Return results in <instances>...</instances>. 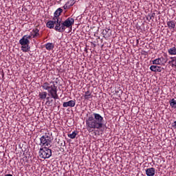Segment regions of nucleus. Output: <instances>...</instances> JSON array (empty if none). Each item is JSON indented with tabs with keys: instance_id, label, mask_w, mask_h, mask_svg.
Listing matches in <instances>:
<instances>
[{
	"instance_id": "f03ea898",
	"label": "nucleus",
	"mask_w": 176,
	"mask_h": 176,
	"mask_svg": "<svg viewBox=\"0 0 176 176\" xmlns=\"http://www.w3.org/2000/svg\"><path fill=\"white\" fill-rule=\"evenodd\" d=\"M41 38L39 34V28H34L30 32V34L24 35L22 38L19 40V43L21 45V50L23 53L30 52L31 46H30V39Z\"/></svg>"
},
{
	"instance_id": "c756f323",
	"label": "nucleus",
	"mask_w": 176,
	"mask_h": 176,
	"mask_svg": "<svg viewBox=\"0 0 176 176\" xmlns=\"http://www.w3.org/2000/svg\"><path fill=\"white\" fill-rule=\"evenodd\" d=\"M24 9V10H27V8H23Z\"/></svg>"
},
{
	"instance_id": "393cba45",
	"label": "nucleus",
	"mask_w": 176,
	"mask_h": 176,
	"mask_svg": "<svg viewBox=\"0 0 176 176\" xmlns=\"http://www.w3.org/2000/svg\"><path fill=\"white\" fill-rule=\"evenodd\" d=\"M63 8H64V9L65 10H67V9H69V6L67 5V3H66L65 4V6H63Z\"/></svg>"
},
{
	"instance_id": "7c9ffc66",
	"label": "nucleus",
	"mask_w": 176,
	"mask_h": 176,
	"mask_svg": "<svg viewBox=\"0 0 176 176\" xmlns=\"http://www.w3.org/2000/svg\"><path fill=\"white\" fill-rule=\"evenodd\" d=\"M138 42H139V41H138V40H137V43H138Z\"/></svg>"
},
{
	"instance_id": "2eb2a0df",
	"label": "nucleus",
	"mask_w": 176,
	"mask_h": 176,
	"mask_svg": "<svg viewBox=\"0 0 176 176\" xmlns=\"http://www.w3.org/2000/svg\"><path fill=\"white\" fill-rule=\"evenodd\" d=\"M160 60H161V64L162 65H164L167 61H168V58H167V54L164 55V57L162 56L160 58Z\"/></svg>"
},
{
	"instance_id": "bb28decb",
	"label": "nucleus",
	"mask_w": 176,
	"mask_h": 176,
	"mask_svg": "<svg viewBox=\"0 0 176 176\" xmlns=\"http://www.w3.org/2000/svg\"><path fill=\"white\" fill-rule=\"evenodd\" d=\"M173 127L176 129V120L173 123Z\"/></svg>"
},
{
	"instance_id": "dca6fc26",
	"label": "nucleus",
	"mask_w": 176,
	"mask_h": 176,
	"mask_svg": "<svg viewBox=\"0 0 176 176\" xmlns=\"http://www.w3.org/2000/svg\"><path fill=\"white\" fill-rule=\"evenodd\" d=\"M38 97L40 100H45V98L47 97V92L46 91L39 92Z\"/></svg>"
},
{
	"instance_id": "7ed1b4c3",
	"label": "nucleus",
	"mask_w": 176,
	"mask_h": 176,
	"mask_svg": "<svg viewBox=\"0 0 176 176\" xmlns=\"http://www.w3.org/2000/svg\"><path fill=\"white\" fill-rule=\"evenodd\" d=\"M41 87L43 89V90H47L48 91V96H51L52 98H54V100H58V94H57V87H56L54 82H45L41 85Z\"/></svg>"
},
{
	"instance_id": "a211bd4d",
	"label": "nucleus",
	"mask_w": 176,
	"mask_h": 176,
	"mask_svg": "<svg viewBox=\"0 0 176 176\" xmlns=\"http://www.w3.org/2000/svg\"><path fill=\"white\" fill-rule=\"evenodd\" d=\"M170 60L168 64H172V67H176V56L170 57Z\"/></svg>"
},
{
	"instance_id": "f257e3e1",
	"label": "nucleus",
	"mask_w": 176,
	"mask_h": 176,
	"mask_svg": "<svg viewBox=\"0 0 176 176\" xmlns=\"http://www.w3.org/2000/svg\"><path fill=\"white\" fill-rule=\"evenodd\" d=\"M104 117L98 113H93L92 114L87 115L85 120V124L87 131L92 133L95 130H100L104 127Z\"/></svg>"
},
{
	"instance_id": "f3484780",
	"label": "nucleus",
	"mask_w": 176,
	"mask_h": 176,
	"mask_svg": "<svg viewBox=\"0 0 176 176\" xmlns=\"http://www.w3.org/2000/svg\"><path fill=\"white\" fill-rule=\"evenodd\" d=\"M169 104L171 107V108H173V109H176V100L173 98L169 101Z\"/></svg>"
},
{
	"instance_id": "c85d7f7f",
	"label": "nucleus",
	"mask_w": 176,
	"mask_h": 176,
	"mask_svg": "<svg viewBox=\"0 0 176 176\" xmlns=\"http://www.w3.org/2000/svg\"><path fill=\"white\" fill-rule=\"evenodd\" d=\"M49 98H50L49 97L47 98V103L49 102Z\"/></svg>"
},
{
	"instance_id": "f8f14e48",
	"label": "nucleus",
	"mask_w": 176,
	"mask_h": 176,
	"mask_svg": "<svg viewBox=\"0 0 176 176\" xmlns=\"http://www.w3.org/2000/svg\"><path fill=\"white\" fill-rule=\"evenodd\" d=\"M84 98L85 100H90V98H93V95H91V92L89 90L85 91L84 94Z\"/></svg>"
},
{
	"instance_id": "39448f33",
	"label": "nucleus",
	"mask_w": 176,
	"mask_h": 176,
	"mask_svg": "<svg viewBox=\"0 0 176 176\" xmlns=\"http://www.w3.org/2000/svg\"><path fill=\"white\" fill-rule=\"evenodd\" d=\"M40 145H41V146L47 148H50L52 146V137H50L49 134L47 135V133H45V135H43L40 138Z\"/></svg>"
},
{
	"instance_id": "cd10ccee",
	"label": "nucleus",
	"mask_w": 176,
	"mask_h": 176,
	"mask_svg": "<svg viewBox=\"0 0 176 176\" xmlns=\"http://www.w3.org/2000/svg\"><path fill=\"white\" fill-rule=\"evenodd\" d=\"M5 176H13V175H12V174H7V175H5Z\"/></svg>"
},
{
	"instance_id": "aec40b11",
	"label": "nucleus",
	"mask_w": 176,
	"mask_h": 176,
	"mask_svg": "<svg viewBox=\"0 0 176 176\" xmlns=\"http://www.w3.org/2000/svg\"><path fill=\"white\" fill-rule=\"evenodd\" d=\"M152 63L155 65H162V62L160 60V58L155 59L154 60L152 61Z\"/></svg>"
},
{
	"instance_id": "0eeeda50",
	"label": "nucleus",
	"mask_w": 176,
	"mask_h": 176,
	"mask_svg": "<svg viewBox=\"0 0 176 176\" xmlns=\"http://www.w3.org/2000/svg\"><path fill=\"white\" fill-rule=\"evenodd\" d=\"M55 30L58 32H64L65 31L64 23H55Z\"/></svg>"
},
{
	"instance_id": "5701e85b",
	"label": "nucleus",
	"mask_w": 176,
	"mask_h": 176,
	"mask_svg": "<svg viewBox=\"0 0 176 176\" xmlns=\"http://www.w3.org/2000/svg\"><path fill=\"white\" fill-rule=\"evenodd\" d=\"M72 24H74V23H64L65 30V28H69L70 27H72Z\"/></svg>"
},
{
	"instance_id": "4468645a",
	"label": "nucleus",
	"mask_w": 176,
	"mask_h": 176,
	"mask_svg": "<svg viewBox=\"0 0 176 176\" xmlns=\"http://www.w3.org/2000/svg\"><path fill=\"white\" fill-rule=\"evenodd\" d=\"M45 49L49 51L53 50L54 49V45L53 43H47L45 44Z\"/></svg>"
},
{
	"instance_id": "423d86ee",
	"label": "nucleus",
	"mask_w": 176,
	"mask_h": 176,
	"mask_svg": "<svg viewBox=\"0 0 176 176\" xmlns=\"http://www.w3.org/2000/svg\"><path fill=\"white\" fill-rule=\"evenodd\" d=\"M38 155L41 159H49L52 156V149L49 147L41 148L39 150Z\"/></svg>"
},
{
	"instance_id": "4be33fe9",
	"label": "nucleus",
	"mask_w": 176,
	"mask_h": 176,
	"mask_svg": "<svg viewBox=\"0 0 176 176\" xmlns=\"http://www.w3.org/2000/svg\"><path fill=\"white\" fill-rule=\"evenodd\" d=\"M46 25L48 28H54V25H56V23H47Z\"/></svg>"
},
{
	"instance_id": "9d476101",
	"label": "nucleus",
	"mask_w": 176,
	"mask_h": 176,
	"mask_svg": "<svg viewBox=\"0 0 176 176\" xmlns=\"http://www.w3.org/2000/svg\"><path fill=\"white\" fill-rule=\"evenodd\" d=\"M150 69L153 72H162V67L158 65H151Z\"/></svg>"
},
{
	"instance_id": "a878e982",
	"label": "nucleus",
	"mask_w": 176,
	"mask_h": 176,
	"mask_svg": "<svg viewBox=\"0 0 176 176\" xmlns=\"http://www.w3.org/2000/svg\"><path fill=\"white\" fill-rule=\"evenodd\" d=\"M109 31H110V32H111V29L107 28V29H105L104 30H103V34H105V32H106V33H107V32H109Z\"/></svg>"
},
{
	"instance_id": "6ab92c4d",
	"label": "nucleus",
	"mask_w": 176,
	"mask_h": 176,
	"mask_svg": "<svg viewBox=\"0 0 176 176\" xmlns=\"http://www.w3.org/2000/svg\"><path fill=\"white\" fill-rule=\"evenodd\" d=\"M77 134L78 133L76 131H73L72 133L68 134L67 137H69V138H71L72 140H74L76 138Z\"/></svg>"
},
{
	"instance_id": "6e6552de",
	"label": "nucleus",
	"mask_w": 176,
	"mask_h": 176,
	"mask_svg": "<svg viewBox=\"0 0 176 176\" xmlns=\"http://www.w3.org/2000/svg\"><path fill=\"white\" fill-rule=\"evenodd\" d=\"M76 104V100H69V102H65L63 104V107L64 108H67V107H70L71 108H74Z\"/></svg>"
},
{
	"instance_id": "412c9836",
	"label": "nucleus",
	"mask_w": 176,
	"mask_h": 176,
	"mask_svg": "<svg viewBox=\"0 0 176 176\" xmlns=\"http://www.w3.org/2000/svg\"><path fill=\"white\" fill-rule=\"evenodd\" d=\"M76 2V1L75 0H69L66 3H67V5L71 8V6H74V5H75Z\"/></svg>"
},
{
	"instance_id": "20e7f679",
	"label": "nucleus",
	"mask_w": 176,
	"mask_h": 176,
	"mask_svg": "<svg viewBox=\"0 0 176 176\" xmlns=\"http://www.w3.org/2000/svg\"><path fill=\"white\" fill-rule=\"evenodd\" d=\"M63 13V9L58 8L54 14L52 21H48L47 23H75V19L72 17H69L67 19L60 17V14Z\"/></svg>"
},
{
	"instance_id": "b1692460",
	"label": "nucleus",
	"mask_w": 176,
	"mask_h": 176,
	"mask_svg": "<svg viewBox=\"0 0 176 176\" xmlns=\"http://www.w3.org/2000/svg\"><path fill=\"white\" fill-rule=\"evenodd\" d=\"M166 25L168 27H169V28H175V23H167Z\"/></svg>"
},
{
	"instance_id": "9b49d317",
	"label": "nucleus",
	"mask_w": 176,
	"mask_h": 176,
	"mask_svg": "<svg viewBox=\"0 0 176 176\" xmlns=\"http://www.w3.org/2000/svg\"><path fill=\"white\" fill-rule=\"evenodd\" d=\"M155 16L156 14L151 13L146 16V19L150 22L155 23V21H157L156 19H155Z\"/></svg>"
},
{
	"instance_id": "1a4fd4ad",
	"label": "nucleus",
	"mask_w": 176,
	"mask_h": 176,
	"mask_svg": "<svg viewBox=\"0 0 176 176\" xmlns=\"http://www.w3.org/2000/svg\"><path fill=\"white\" fill-rule=\"evenodd\" d=\"M155 173H156V169H155V168H148L146 169V175L147 176H154Z\"/></svg>"
},
{
	"instance_id": "ddd939ff",
	"label": "nucleus",
	"mask_w": 176,
	"mask_h": 176,
	"mask_svg": "<svg viewBox=\"0 0 176 176\" xmlns=\"http://www.w3.org/2000/svg\"><path fill=\"white\" fill-rule=\"evenodd\" d=\"M168 53L170 56H176V47H173L168 50Z\"/></svg>"
}]
</instances>
